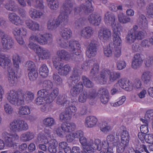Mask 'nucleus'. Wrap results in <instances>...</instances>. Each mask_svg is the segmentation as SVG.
<instances>
[{"label":"nucleus","instance_id":"7ed1b4c3","mask_svg":"<svg viewBox=\"0 0 153 153\" xmlns=\"http://www.w3.org/2000/svg\"><path fill=\"white\" fill-rule=\"evenodd\" d=\"M45 134L40 133L38 135L37 139L38 141L40 143L46 144L48 143V149L51 153H56L57 152V147L58 143L56 140L53 139H49L50 138L51 131L45 128Z\"/></svg>","mask_w":153,"mask_h":153},{"label":"nucleus","instance_id":"0eeeda50","mask_svg":"<svg viewBox=\"0 0 153 153\" xmlns=\"http://www.w3.org/2000/svg\"><path fill=\"white\" fill-rule=\"evenodd\" d=\"M2 137L4 140V142L3 140L0 139V150L4 148L5 144L8 147L15 148L17 146L18 144L16 142L19 140V137L16 133H9L5 132L2 134Z\"/></svg>","mask_w":153,"mask_h":153},{"label":"nucleus","instance_id":"09e8293b","mask_svg":"<svg viewBox=\"0 0 153 153\" xmlns=\"http://www.w3.org/2000/svg\"><path fill=\"white\" fill-rule=\"evenodd\" d=\"M39 71L40 75L43 77H45L48 75V70L47 66L45 64L42 65L40 67Z\"/></svg>","mask_w":153,"mask_h":153},{"label":"nucleus","instance_id":"4d7b16f0","mask_svg":"<svg viewBox=\"0 0 153 153\" xmlns=\"http://www.w3.org/2000/svg\"><path fill=\"white\" fill-rule=\"evenodd\" d=\"M43 34H38V35H32L30 38V40H35L39 44L43 45L41 43V42L42 40H44Z\"/></svg>","mask_w":153,"mask_h":153},{"label":"nucleus","instance_id":"79ce46f5","mask_svg":"<svg viewBox=\"0 0 153 153\" xmlns=\"http://www.w3.org/2000/svg\"><path fill=\"white\" fill-rule=\"evenodd\" d=\"M112 129V127L106 122H104L100 126V130L104 133H107Z\"/></svg>","mask_w":153,"mask_h":153},{"label":"nucleus","instance_id":"a19ab883","mask_svg":"<svg viewBox=\"0 0 153 153\" xmlns=\"http://www.w3.org/2000/svg\"><path fill=\"white\" fill-rule=\"evenodd\" d=\"M72 114L65 110V111L62 112L59 115L60 120L62 121L70 120L72 118Z\"/></svg>","mask_w":153,"mask_h":153},{"label":"nucleus","instance_id":"c756f323","mask_svg":"<svg viewBox=\"0 0 153 153\" xmlns=\"http://www.w3.org/2000/svg\"><path fill=\"white\" fill-rule=\"evenodd\" d=\"M76 128L75 124L72 122H65L61 125V129L65 132H70L74 131Z\"/></svg>","mask_w":153,"mask_h":153},{"label":"nucleus","instance_id":"f257e3e1","mask_svg":"<svg viewBox=\"0 0 153 153\" xmlns=\"http://www.w3.org/2000/svg\"><path fill=\"white\" fill-rule=\"evenodd\" d=\"M58 89H54L49 92L45 89H42L37 92V97L35 100V103L37 105L44 104L45 103L50 104L51 103L58 94Z\"/></svg>","mask_w":153,"mask_h":153},{"label":"nucleus","instance_id":"20e7f679","mask_svg":"<svg viewBox=\"0 0 153 153\" xmlns=\"http://www.w3.org/2000/svg\"><path fill=\"white\" fill-rule=\"evenodd\" d=\"M120 73L118 72L107 69H105L101 71L99 75L94 78V81L101 84H105L107 82V76L110 82H113L120 78Z\"/></svg>","mask_w":153,"mask_h":153},{"label":"nucleus","instance_id":"e2e57ef3","mask_svg":"<svg viewBox=\"0 0 153 153\" xmlns=\"http://www.w3.org/2000/svg\"><path fill=\"white\" fill-rule=\"evenodd\" d=\"M67 97L65 95H59L57 98V100L56 103L59 105H65L67 104L66 103V100H68L66 99Z\"/></svg>","mask_w":153,"mask_h":153},{"label":"nucleus","instance_id":"338daca9","mask_svg":"<svg viewBox=\"0 0 153 153\" xmlns=\"http://www.w3.org/2000/svg\"><path fill=\"white\" fill-rule=\"evenodd\" d=\"M25 67L27 70L30 71L35 70V64L31 61L27 62L25 64Z\"/></svg>","mask_w":153,"mask_h":153},{"label":"nucleus","instance_id":"680f3d73","mask_svg":"<svg viewBox=\"0 0 153 153\" xmlns=\"http://www.w3.org/2000/svg\"><path fill=\"white\" fill-rule=\"evenodd\" d=\"M119 100L116 102H111L110 104L111 106L117 107L122 105L126 100V97L123 96L119 98Z\"/></svg>","mask_w":153,"mask_h":153},{"label":"nucleus","instance_id":"9b49d317","mask_svg":"<svg viewBox=\"0 0 153 153\" xmlns=\"http://www.w3.org/2000/svg\"><path fill=\"white\" fill-rule=\"evenodd\" d=\"M20 95L15 90H11L7 93L6 98L7 100L12 104L18 105H20Z\"/></svg>","mask_w":153,"mask_h":153},{"label":"nucleus","instance_id":"72a5a7b5","mask_svg":"<svg viewBox=\"0 0 153 153\" xmlns=\"http://www.w3.org/2000/svg\"><path fill=\"white\" fill-rule=\"evenodd\" d=\"M60 34L64 39H68L72 36V32L68 28H63L60 31Z\"/></svg>","mask_w":153,"mask_h":153},{"label":"nucleus","instance_id":"f8f14e48","mask_svg":"<svg viewBox=\"0 0 153 153\" xmlns=\"http://www.w3.org/2000/svg\"><path fill=\"white\" fill-rule=\"evenodd\" d=\"M0 35L1 36V42L3 48L6 49L12 48L13 42L11 37L5 34L1 30H0Z\"/></svg>","mask_w":153,"mask_h":153},{"label":"nucleus","instance_id":"8fccbe9b","mask_svg":"<svg viewBox=\"0 0 153 153\" xmlns=\"http://www.w3.org/2000/svg\"><path fill=\"white\" fill-rule=\"evenodd\" d=\"M5 7L7 10L16 11L17 9V7L14 1H10L9 3L5 4Z\"/></svg>","mask_w":153,"mask_h":153},{"label":"nucleus","instance_id":"bf43d9fd","mask_svg":"<svg viewBox=\"0 0 153 153\" xmlns=\"http://www.w3.org/2000/svg\"><path fill=\"white\" fill-rule=\"evenodd\" d=\"M143 119L148 121V123L151 120L153 121V109L147 111L145 114L144 118Z\"/></svg>","mask_w":153,"mask_h":153},{"label":"nucleus","instance_id":"bb28decb","mask_svg":"<svg viewBox=\"0 0 153 153\" xmlns=\"http://www.w3.org/2000/svg\"><path fill=\"white\" fill-rule=\"evenodd\" d=\"M79 141L83 146L84 151H86L88 153L90 146L93 144L94 140L92 139H89L87 141L86 138L83 136L80 138Z\"/></svg>","mask_w":153,"mask_h":153},{"label":"nucleus","instance_id":"f3484780","mask_svg":"<svg viewBox=\"0 0 153 153\" xmlns=\"http://www.w3.org/2000/svg\"><path fill=\"white\" fill-rule=\"evenodd\" d=\"M67 20H49L48 23V28L49 29H55L59 25L64 26L67 25Z\"/></svg>","mask_w":153,"mask_h":153},{"label":"nucleus","instance_id":"13d9d810","mask_svg":"<svg viewBox=\"0 0 153 153\" xmlns=\"http://www.w3.org/2000/svg\"><path fill=\"white\" fill-rule=\"evenodd\" d=\"M4 111L7 115H11L13 113V110L12 106L9 104L6 103L4 105Z\"/></svg>","mask_w":153,"mask_h":153},{"label":"nucleus","instance_id":"1a4fd4ad","mask_svg":"<svg viewBox=\"0 0 153 153\" xmlns=\"http://www.w3.org/2000/svg\"><path fill=\"white\" fill-rule=\"evenodd\" d=\"M97 96V94L95 90H93L89 93L84 91L79 95L78 97V101L81 103H84L86 102L88 99L91 104H93V102L96 101Z\"/></svg>","mask_w":153,"mask_h":153},{"label":"nucleus","instance_id":"6e6d98bb","mask_svg":"<svg viewBox=\"0 0 153 153\" xmlns=\"http://www.w3.org/2000/svg\"><path fill=\"white\" fill-rule=\"evenodd\" d=\"M126 42L129 44H131L134 42V29L129 31L126 37Z\"/></svg>","mask_w":153,"mask_h":153},{"label":"nucleus","instance_id":"864d4df0","mask_svg":"<svg viewBox=\"0 0 153 153\" xmlns=\"http://www.w3.org/2000/svg\"><path fill=\"white\" fill-rule=\"evenodd\" d=\"M146 16L149 19H151L153 16V3H149L146 7Z\"/></svg>","mask_w":153,"mask_h":153},{"label":"nucleus","instance_id":"412c9836","mask_svg":"<svg viewBox=\"0 0 153 153\" xmlns=\"http://www.w3.org/2000/svg\"><path fill=\"white\" fill-rule=\"evenodd\" d=\"M98 121L97 118L95 116H87L85 120V125L87 128H91L94 127L96 126Z\"/></svg>","mask_w":153,"mask_h":153},{"label":"nucleus","instance_id":"dca6fc26","mask_svg":"<svg viewBox=\"0 0 153 153\" xmlns=\"http://www.w3.org/2000/svg\"><path fill=\"white\" fill-rule=\"evenodd\" d=\"M85 3L84 4L81 5L79 8H75L74 10L75 11L74 13L78 12L77 11V10L79 11V9L80 10V11H84L85 13H91L94 10V9L92 6V2L93 1L92 0H84Z\"/></svg>","mask_w":153,"mask_h":153},{"label":"nucleus","instance_id":"c85d7f7f","mask_svg":"<svg viewBox=\"0 0 153 153\" xmlns=\"http://www.w3.org/2000/svg\"><path fill=\"white\" fill-rule=\"evenodd\" d=\"M84 88V86L82 82H80L75 85L71 89L70 93L71 95L76 97L82 91Z\"/></svg>","mask_w":153,"mask_h":153},{"label":"nucleus","instance_id":"e433bc0d","mask_svg":"<svg viewBox=\"0 0 153 153\" xmlns=\"http://www.w3.org/2000/svg\"><path fill=\"white\" fill-rule=\"evenodd\" d=\"M26 24L27 27L33 30H38L39 28V25L32 20H26Z\"/></svg>","mask_w":153,"mask_h":153},{"label":"nucleus","instance_id":"4be33fe9","mask_svg":"<svg viewBox=\"0 0 153 153\" xmlns=\"http://www.w3.org/2000/svg\"><path fill=\"white\" fill-rule=\"evenodd\" d=\"M20 105L23 103L24 102L27 103L31 102L34 98L33 94L30 92L27 91L25 93H22L21 94Z\"/></svg>","mask_w":153,"mask_h":153},{"label":"nucleus","instance_id":"f704fd0d","mask_svg":"<svg viewBox=\"0 0 153 153\" xmlns=\"http://www.w3.org/2000/svg\"><path fill=\"white\" fill-rule=\"evenodd\" d=\"M27 2L29 6H31L32 3L35 7L40 9H43L44 7L42 0H27Z\"/></svg>","mask_w":153,"mask_h":153},{"label":"nucleus","instance_id":"473e14b6","mask_svg":"<svg viewBox=\"0 0 153 153\" xmlns=\"http://www.w3.org/2000/svg\"><path fill=\"white\" fill-rule=\"evenodd\" d=\"M34 136V134L33 132L27 131L22 134L20 138L21 140L23 142H27L33 138Z\"/></svg>","mask_w":153,"mask_h":153},{"label":"nucleus","instance_id":"a18cd8bd","mask_svg":"<svg viewBox=\"0 0 153 153\" xmlns=\"http://www.w3.org/2000/svg\"><path fill=\"white\" fill-rule=\"evenodd\" d=\"M142 55L137 54L134 55V68L140 66L143 62Z\"/></svg>","mask_w":153,"mask_h":153},{"label":"nucleus","instance_id":"c03bdc74","mask_svg":"<svg viewBox=\"0 0 153 153\" xmlns=\"http://www.w3.org/2000/svg\"><path fill=\"white\" fill-rule=\"evenodd\" d=\"M43 124L46 127H51L53 126L55 123L54 119L51 117H47L43 120Z\"/></svg>","mask_w":153,"mask_h":153},{"label":"nucleus","instance_id":"4c0bfd02","mask_svg":"<svg viewBox=\"0 0 153 153\" xmlns=\"http://www.w3.org/2000/svg\"><path fill=\"white\" fill-rule=\"evenodd\" d=\"M30 113V108L28 106H22L19 108L18 113L21 116L28 115Z\"/></svg>","mask_w":153,"mask_h":153},{"label":"nucleus","instance_id":"774afa93","mask_svg":"<svg viewBox=\"0 0 153 153\" xmlns=\"http://www.w3.org/2000/svg\"><path fill=\"white\" fill-rule=\"evenodd\" d=\"M99 71V65L98 63H96L94 64L90 71V74L94 75L97 74Z\"/></svg>","mask_w":153,"mask_h":153},{"label":"nucleus","instance_id":"aec40b11","mask_svg":"<svg viewBox=\"0 0 153 153\" xmlns=\"http://www.w3.org/2000/svg\"><path fill=\"white\" fill-rule=\"evenodd\" d=\"M36 54L39 59L42 60L48 59L51 56V52L48 50L41 47L38 48Z\"/></svg>","mask_w":153,"mask_h":153},{"label":"nucleus","instance_id":"a878e982","mask_svg":"<svg viewBox=\"0 0 153 153\" xmlns=\"http://www.w3.org/2000/svg\"><path fill=\"white\" fill-rule=\"evenodd\" d=\"M56 69L58 73L60 75L65 76L68 75L71 70V68L68 65L63 66V64L60 65L57 67Z\"/></svg>","mask_w":153,"mask_h":153},{"label":"nucleus","instance_id":"49530a36","mask_svg":"<svg viewBox=\"0 0 153 153\" xmlns=\"http://www.w3.org/2000/svg\"><path fill=\"white\" fill-rule=\"evenodd\" d=\"M52 80L53 83L56 86H60L62 84V78L56 73L53 74Z\"/></svg>","mask_w":153,"mask_h":153},{"label":"nucleus","instance_id":"de8ad7c7","mask_svg":"<svg viewBox=\"0 0 153 153\" xmlns=\"http://www.w3.org/2000/svg\"><path fill=\"white\" fill-rule=\"evenodd\" d=\"M47 1L51 9L56 10L58 8L59 2L58 0H47Z\"/></svg>","mask_w":153,"mask_h":153},{"label":"nucleus","instance_id":"69168bd1","mask_svg":"<svg viewBox=\"0 0 153 153\" xmlns=\"http://www.w3.org/2000/svg\"><path fill=\"white\" fill-rule=\"evenodd\" d=\"M112 48L110 46L104 49V53L105 56L107 57L111 56L112 54Z\"/></svg>","mask_w":153,"mask_h":153},{"label":"nucleus","instance_id":"ea45409f","mask_svg":"<svg viewBox=\"0 0 153 153\" xmlns=\"http://www.w3.org/2000/svg\"><path fill=\"white\" fill-rule=\"evenodd\" d=\"M29 14L32 19L40 18L42 16H44V14L42 13L37 11L36 9L31 8L30 9Z\"/></svg>","mask_w":153,"mask_h":153},{"label":"nucleus","instance_id":"0e129e2a","mask_svg":"<svg viewBox=\"0 0 153 153\" xmlns=\"http://www.w3.org/2000/svg\"><path fill=\"white\" fill-rule=\"evenodd\" d=\"M29 78L31 81L36 79L38 77V74L36 70L30 71L28 74Z\"/></svg>","mask_w":153,"mask_h":153},{"label":"nucleus","instance_id":"7c9ffc66","mask_svg":"<svg viewBox=\"0 0 153 153\" xmlns=\"http://www.w3.org/2000/svg\"><path fill=\"white\" fill-rule=\"evenodd\" d=\"M56 55L62 60H69L71 59H74L71 55L70 54L68 51L64 50L58 51L56 52Z\"/></svg>","mask_w":153,"mask_h":153},{"label":"nucleus","instance_id":"5701e85b","mask_svg":"<svg viewBox=\"0 0 153 153\" xmlns=\"http://www.w3.org/2000/svg\"><path fill=\"white\" fill-rule=\"evenodd\" d=\"M98 94L100 95L101 102L103 104H106L108 101L109 99V93L107 89L101 88L98 91Z\"/></svg>","mask_w":153,"mask_h":153},{"label":"nucleus","instance_id":"a211bd4d","mask_svg":"<svg viewBox=\"0 0 153 153\" xmlns=\"http://www.w3.org/2000/svg\"><path fill=\"white\" fill-rule=\"evenodd\" d=\"M94 29L90 26H87L83 28L79 33V35L82 38L86 39L91 38L94 34Z\"/></svg>","mask_w":153,"mask_h":153},{"label":"nucleus","instance_id":"4468645a","mask_svg":"<svg viewBox=\"0 0 153 153\" xmlns=\"http://www.w3.org/2000/svg\"><path fill=\"white\" fill-rule=\"evenodd\" d=\"M98 36L99 39L105 42L109 40L111 37V32L109 29L104 27L100 29L98 32Z\"/></svg>","mask_w":153,"mask_h":153},{"label":"nucleus","instance_id":"cd10ccee","mask_svg":"<svg viewBox=\"0 0 153 153\" xmlns=\"http://www.w3.org/2000/svg\"><path fill=\"white\" fill-rule=\"evenodd\" d=\"M8 80L10 85L12 86L15 85L17 82V77L13 69L10 68L8 69Z\"/></svg>","mask_w":153,"mask_h":153},{"label":"nucleus","instance_id":"603ef678","mask_svg":"<svg viewBox=\"0 0 153 153\" xmlns=\"http://www.w3.org/2000/svg\"><path fill=\"white\" fill-rule=\"evenodd\" d=\"M82 80L83 81L85 86L87 88H91L94 86L93 83L86 76H83L82 77Z\"/></svg>","mask_w":153,"mask_h":153},{"label":"nucleus","instance_id":"393cba45","mask_svg":"<svg viewBox=\"0 0 153 153\" xmlns=\"http://www.w3.org/2000/svg\"><path fill=\"white\" fill-rule=\"evenodd\" d=\"M80 68L76 67L74 68V71L72 75L70 76L68 80V82L69 83H77L79 80L80 77L78 73Z\"/></svg>","mask_w":153,"mask_h":153},{"label":"nucleus","instance_id":"39448f33","mask_svg":"<svg viewBox=\"0 0 153 153\" xmlns=\"http://www.w3.org/2000/svg\"><path fill=\"white\" fill-rule=\"evenodd\" d=\"M120 134L121 142H118L117 145V151L118 153H123L128 145L129 136L126 128L124 126H121L116 133L117 137Z\"/></svg>","mask_w":153,"mask_h":153},{"label":"nucleus","instance_id":"c9c22d12","mask_svg":"<svg viewBox=\"0 0 153 153\" xmlns=\"http://www.w3.org/2000/svg\"><path fill=\"white\" fill-rule=\"evenodd\" d=\"M11 65V61L8 58L4 55H0V65L2 67L10 66Z\"/></svg>","mask_w":153,"mask_h":153},{"label":"nucleus","instance_id":"6ab92c4d","mask_svg":"<svg viewBox=\"0 0 153 153\" xmlns=\"http://www.w3.org/2000/svg\"><path fill=\"white\" fill-rule=\"evenodd\" d=\"M107 141L103 140L102 141V146L103 148L106 149L107 146L114 147L117 145V140L114 137L112 134L108 135L106 138Z\"/></svg>","mask_w":153,"mask_h":153},{"label":"nucleus","instance_id":"052dcab7","mask_svg":"<svg viewBox=\"0 0 153 153\" xmlns=\"http://www.w3.org/2000/svg\"><path fill=\"white\" fill-rule=\"evenodd\" d=\"M116 65L117 69L121 70L126 67V63L124 60H119L116 62Z\"/></svg>","mask_w":153,"mask_h":153},{"label":"nucleus","instance_id":"f03ea898","mask_svg":"<svg viewBox=\"0 0 153 153\" xmlns=\"http://www.w3.org/2000/svg\"><path fill=\"white\" fill-rule=\"evenodd\" d=\"M129 20H106L105 22H109L111 23L113 33V44L114 47H120L122 40L119 34L122 32L123 27L120 23L122 24L126 23L129 22Z\"/></svg>","mask_w":153,"mask_h":153},{"label":"nucleus","instance_id":"3c124183","mask_svg":"<svg viewBox=\"0 0 153 153\" xmlns=\"http://www.w3.org/2000/svg\"><path fill=\"white\" fill-rule=\"evenodd\" d=\"M12 60L14 66L17 68H19V64L21 61V58L19 55L16 53L13 54V56Z\"/></svg>","mask_w":153,"mask_h":153},{"label":"nucleus","instance_id":"6e6552de","mask_svg":"<svg viewBox=\"0 0 153 153\" xmlns=\"http://www.w3.org/2000/svg\"><path fill=\"white\" fill-rule=\"evenodd\" d=\"M9 128L11 131L17 132L26 131L29 126L27 123L23 120H14L10 123Z\"/></svg>","mask_w":153,"mask_h":153},{"label":"nucleus","instance_id":"5fc2aeb1","mask_svg":"<svg viewBox=\"0 0 153 153\" xmlns=\"http://www.w3.org/2000/svg\"><path fill=\"white\" fill-rule=\"evenodd\" d=\"M44 40H42L41 43L43 45L46 44L51 42L52 40V35L50 33H45L43 34Z\"/></svg>","mask_w":153,"mask_h":153},{"label":"nucleus","instance_id":"b1692460","mask_svg":"<svg viewBox=\"0 0 153 153\" xmlns=\"http://www.w3.org/2000/svg\"><path fill=\"white\" fill-rule=\"evenodd\" d=\"M103 149H105L102 146V142L100 139H96L94 141L93 144L90 146L88 153H93L94 150L100 151Z\"/></svg>","mask_w":153,"mask_h":153},{"label":"nucleus","instance_id":"2f4dec72","mask_svg":"<svg viewBox=\"0 0 153 153\" xmlns=\"http://www.w3.org/2000/svg\"><path fill=\"white\" fill-rule=\"evenodd\" d=\"M141 78L144 84L150 85L152 82L151 72L148 71H145L142 73Z\"/></svg>","mask_w":153,"mask_h":153},{"label":"nucleus","instance_id":"ddd939ff","mask_svg":"<svg viewBox=\"0 0 153 153\" xmlns=\"http://www.w3.org/2000/svg\"><path fill=\"white\" fill-rule=\"evenodd\" d=\"M98 42L94 39L91 40L86 51V56L89 58L94 57L97 53Z\"/></svg>","mask_w":153,"mask_h":153},{"label":"nucleus","instance_id":"2eb2a0df","mask_svg":"<svg viewBox=\"0 0 153 153\" xmlns=\"http://www.w3.org/2000/svg\"><path fill=\"white\" fill-rule=\"evenodd\" d=\"M118 85L128 91H131L133 89V84L129 80L126 79H120L116 83L115 86L117 88H118Z\"/></svg>","mask_w":153,"mask_h":153},{"label":"nucleus","instance_id":"9d476101","mask_svg":"<svg viewBox=\"0 0 153 153\" xmlns=\"http://www.w3.org/2000/svg\"><path fill=\"white\" fill-rule=\"evenodd\" d=\"M74 0H66L63 4L64 11L61 12L58 19H67L69 14L72 10Z\"/></svg>","mask_w":153,"mask_h":153},{"label":"nucleus","instance_id":"423d86ee","mask_svg":"<svg viewBox=\"0 0 153 153\" xmlns=\"http://www.w3.org/2000/svg\"><path fill=\"white\" fill-rule=\"evenodd\" d=\"M59 46L64 48H68V49L74 56L79 55L81 52V47L79 42L74 39H71L68 43L67 39H60L59 42Z\"/></svg>","mask_w":153,"mask_h":153},{"label":"nucleus","instance_id":"37998d69","mask_svg":"<svg viewBox=\"0 0 153 153\" xmlns=\"http://www.w3.org/2000/svg\"><path fill=\"white\" fill-rule=\"evenodd\" d=\"M140 120L142 122V124L140 127V130L141 132L144 134H146L148 132L149 130L148 128V125L149 123L148 121L143 119V118H141Z\"/></svg>","mask_w":153,"mask_h":153},{"label":"nucleus","instance_id":"58836bf2","mask_svg":"<svg viewBox=\"0 0 153 153\" xmlns=\"http://www.w3.org/2000/svg\"><path fill=\"white\" fill-rule=\"evenodd\" d=\"M66 103L67 104L65 105L66 108L65 110L69 111L70 113L72 114V115L73 114H74V115H75V113L77 111V108L76 107L72 104V102H71L69 100H66Z\"/></svg>","mask_w":153,"mask_h":153}]
</instances>
